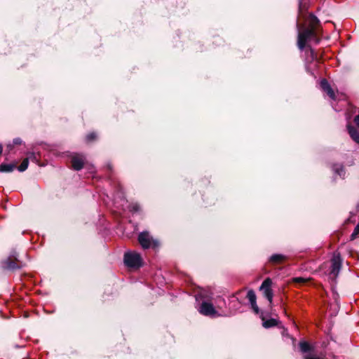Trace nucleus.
I'll return each mask as SVG.
<instances>
[{"mask_svg": "<svg viewBox=\"0 0 359 359\" xmlns=\"http://www.w3.org/2000/svg\"><path fill=\"white\" fill-rule=\"evenodd\" d=\"M308 21L309 27L304 28L302 31H299L297 46L300 50H302L306 43L310 41H313L316 43H318L319 41L316 34V27L319 23V20L313 13H310Z\"/></svg>", "mask_w": 359, "mask_h": 359, "instance_id": "nucleus-1", "label": "nucleus"}, {"mask_svg": "<svg viewBox=\"0 0 359 359\" xmlns=\"http://www.w3.org/2000/svg\"><path fill=\"white\" fill-rule=\"evenodd\" d=\"M19 263L15 251L11 252L10 256L0 262V267L3 270L13 271L22 267Z\"/></svg>", "mask_w": 359, "mask_h": 359, "instance_id": "nucleus-2", "label": "nucleus"}, {"mask_svg": "<svg viewBox=\"0 0 359 359\" xmlns=\"http://www.w3.org/2000/svg\"><path fill=\"white\" fill-rule=\"evenodd\" d=\"M342 259L339 252H335L331 259V269L329 273V278L335 280L341 271Z\"/></svg>", "mask_w": 359, "mask_h": 359, "instance_id": "nucleus-3", "label": "nucleus"}, {"mask_svg": "<svg viewBox=\"0 0 359 359\" xmlns=\"http://www.w3.org/2000/svg\"><path fill=\"white\" fill-rule=\"evenodd\" d=\"M138 241L143 249L156 248L158 246L157 240L154 239L148 231H142L138 236Z\"/></svg>", "mask_w": 359, "mask_h": 359, "instance_id": "nucleus-4", "label": "nucleus"}, {"mask_svg": "<svg viewBox=\"0 0 359 359\" xmlns=\"http://www.w3.org/2000/svg\"><path fill=\"white\" fill-rule=\"evenodd\" d=\"M125 264L131 268H139L142 266V257L139 253L128 252L124 255Z\"/></svg>", "mask_w": 359, "mask_h": 359, "instance_id": "nucleus-5", "label": "nucleus"}, {"mask_svg": "<svg viewBox=\"0 0 359 359\" xmlns=\"http://www.w3.org/2000/svg\"><path fill=\"white\" fill-rule=\"evenodd\" d=\"M272 280L270 278H266L262 283L259 290L263 292L264 296L271 304L273 300V293L271 290Z\"/></svg>", "mask_w": 359, "mask_h": 359, "instance_id": "nucleus-6", "label": "nucleus"}, {"mask_svg": "<svg viewBox=\"0 0 359 359\" xmlns=\"http://www.w3.org/2000/svg\"><path fill=\"white\" fill-rule=\"evenodd\" d=\"M198 311L200 313L207 316H215L217 311L211 303L203 302L201 304Z\"/></svg>", "mask_w": 359, "mask_h": 359, "instance_id": "nucleus-7", "label": "nucleus"}, {"mask_svg": "<svg viewBox=\"0 0 359 359\" xmlns=\"http://www.w3.org/2000/svg\"><path fill=\"white\" fill-rule=\"evenodd\" d=\"M72 166L75 170H80L83 168L84 164V157L83 155L75 154L72 158Z\"/></svg>", "mask_w": 359, "mask_h": 359, "instance_id": "nucleus-8", "label": "nucleus"}, {"mask_svg": "<svg viewBox=\"0 0 359 359\" xmlns=\"http://www.w3.org/2000/svg\"><path fill=\"white\" fill-rule=\"evenodd\" d=\"M247 298L248 299V300H249V302L250 303L251 308L253 310V311L256 314H258L259 312V307H258V306L257 304L256 294H255V292L252 290H249L248 292Z\"/></svg>", "mask_w": 359, "mask_h": 359, "instance_id": "nucleus-9", "label": "nucleus"}, {"mask_svg": "<svg viewBox=\"0 0 359 359\" xmlns=\"http://www.w3.org/2000/svg\"><path fill=\"white\" fill-rule=\"evenodd\" d=\"M320 87L327 94V95L332 98V99H334L335 98V95H334V93L333 91V90L332 89L330 83H328V81L323 79L320 81Z\"/></svg>", "mask_w": 359, "mask_h": 359, "instance_id": "nucleus-10", "label": "nucleus"}, {"mask_svg": "<svg viewBox=\"0 0 359 359\" xmlns=\"http://www.w3.org/2000/svg\"><path fill=\"white\" fill-rule=\"evenodd\" d=\"M347 130L352 140L359 144V130L349 124L347 126Z\"/></svg>", "mask_w": 359, "mask_h": 359, "instance_id": "nucleus-11", "label": "nucleus"}, {"mask_svg": "<svg viewBox=\"0 0 359 359\" xmlns=\"http://www.w3.org/2000/svg\"><path fill=\"white\" fill-rule=\"evenodd\" d=\"M15 167V163H1L0 165V172H11L14 170Z\"/></svg>", "mask_w": 359, "mask_h": 359, "instance_id": "nucleus-12", "label": "nucleus"}, {"mask_svg": "<svg viewBox=\"0 0 359 359\" xmlns=\"http://www.w3.org/2000/svg\"><path fill=\"white\" fill-rule=\"evenodd\" d=\"M261 318L263 320L262 325L265 328H270V327L276 326L278 325V320L276 319L271 318V319L264 320V318L262 316H261Z\"/></svg>", "mask_w": 359, "mask_h": 359, "instance_id": "nucleus-13", "label": "nucleus"}, {"mask_svg": "<svg viewBox=\"0 0 359 359\" xmlns=\"http://www.w3.org/2000/svg\"><path fill=\"white\" fill-rule=\"evenodd\" d=\"M285 259V256L282 254H273L269 258V262L278 264L282 262Z\"/></svg>", "mask_w": 359, "mask_h": 359, "instance_id": "nucleus-14", "label": "nucleus"}, {"mask_svg": "<svg viewBox=\"0 0 359 359\" xmlns=\"http://www.w3.org/2000/svg\"><path fill=\"white\" fill-rule=\"evenodd\" d=\"M333 171L339 176L344 177L345 175V170L344 166L341 164H334L332 166Z\"/></svg>", "mask_w": 359, "mask_h": 359, "instance_id": "nucleus-15", "label": "nucleus"}, {"mask_svg": "<svg viewBox=\"0 0 359 359\" xmlns=\"http://www.w3.org/2000/svg\"><path fill=\"white\" fill-rule=\"evenodd\" d=\"M308 9L307 0L299 1V11L300 15H303V13Z\"/></svg>", "mask_w": 359, "mask_h": 359, "instance_id": "nucleus-16", "label": "nucleus"}, {"mask_svg": "<svg viewBox=\"0 0 359 359\" xmlns=\"http://www.w3.org/2000/svg\"><path fill=\"white\" fill-rule=\"evenodd\" d=\"M299 348L301 351L303 353H307L311 350V346L306 341H301L299 343Z\"/></svg>", "mask_w": 359, "mask_h": 359, "instance_id": "nucleus-17", "label": "nucleus"}, {"mask_svg": "<svg viewBox=\"0 0 359 359\" xmlns=\"http://www.w3.org/2000/svg\"><path fill=\"white\" fill-rule=\"evenodd\" d=\"M28 165H29V158H26L22 161L21 164L18 167V170L20 172H24L25 170H27V168H28Z\"/></svg>", "mask_w": 359, "mask_h": 359, "instance_id": "nucleus-18", "label": "nucleus"}, {"mask_svg": "<svg viewBox=\"0 0 359 359\" xmlns=\"http://www.w3.org/2000/svg\"><path fill=\"white\" fill-rule=\"evenodd\" d=\"M129 210L132 212H137L140 210V205L137 203H133L128 205Z\"/></svg>", "mask_w": 359, "mask_h": 359, "instance_id": "nucleus-19", "label": "nucleus"}, {"mask_svg": "<svg viewBox=\"0 0 359 359\" xmlns=\"http://www.w3.org/2000/svg\"><path fill=\"white\" fill-rule=\"evenodd\" d=\"M358 234H359V223L356 225L353 233H351V240L355 239L358 237Z\"/></svg>", "mask_w": 359, "mask_h": 359, "instance_id": "nucleus-20", "label": "nucleus"}, {"mask_svg": "<svg viewBox=\"0 0 359 359\" xmlns=\"http://www.w3.org/2000/svg\"><path fill=\"white\" fill-rule=\"evenodd\" d=\"M97 135L95 133H90L88 135H86V141L87 142H91L94 140H95Z\"/></svg>", "mask_w": 359, "mask_h": 359, "instance_id": "nucleus-21", "label": "nucleus"}, {"mask_svg": "<svg viewBox=\"0 0 359 359\" xmlns=\"http://www.w3.org/2000/svg\"><path fill=\"white\" fill-rule=\"evenodd\" d=\"M27 158H29V161L31 160L32 161L35 162L36 163L39 161V159H38L36 154H34V153H30L29 154V156L27 157Z\"/></svg>", "mask_w": 359, "mask_h": 359, "instance_id": "nucleus-22", "label": "nucleus"}, {"mask_svg": "<svg viewBox=\"0 0 359 359\" xmlns=\"http://www.w3.org/2000/svg\"><path fill=\"white\" fill-rule=\"evenodd\" d=\"M304 359H324L315 355L313 353H309L304 356Z\"/></svg>", "mask_w": 359, "mask_h": 359, "instance_id": "nucleus-23", "label": "nucleus"}, {"mask_svg": "<svg viewBox=\"0 0 359 359\" xmlns=\"http://www.w3.org/2000/svg\"><path fill=\"white\" fill-rule=\"evenodd\" d=\"M14 145L15 144H20L22 143V140L20 137H16L13 139V142Z\"/></svg>", "mask_w": 359, "mask_h": 359, "instance_id": "nucleus-24", "label": "nucleus"}, {"mask_svg": "<svg viewBox=\"0 0 359 359\" xmlns=\"http://www.w3.org/2000/svg\"><path fill=\"white\" fill-rule=\"evenodd\" d=\"M305 279L304 278L298 277L294 278V281L297 283H304L305 282Z\"/></svg>", "mask_w": 359, "mask_h": 359, "instance_id": "nucleus-25", "label": "nucleus"}, {"mask_svg": "<svg viewBox=\"0 0 359 359\" xmlns=\"http://www.w3.org/2000/svg\"><path fill=\"white\" fill-rule=\"evenodd\" d=\"M354 122L356 124V126L359 127V114L355 116Z\"/></svg>", "mask_w": 359, "mask_h": 359, "instance_id": "nucleus-26", "label": "nucleus"}, {"mask_svg": "<svg viewBox=\"0 0 359 359\" xmlns=\"http://www.w3.org/2000/svg\"><path fill=\"white\" fill-rule=\"evenodd\" d=\"M13 147H14V144L13 143L8 144L7 149H8V151H11L13 149Z\"/></svg>", "mask_w": 359, "mask_h": 359, "instance_id": "nucleus-27", "label": "nucleus"}, {"mask_svg": "<svg viewBox=\"0 0 359 359\" xmlns=\"http://www.w3.org/2000/svg\"><path fill=\"white\" fill-rule=\"evenodd\" d=\"M310 55H311V60H314L316 58L314 52L312 49H310Z\"/></svg>", "mask_w": 359, "mask_h": 359, "instance_id": "nucleus-28", "label": "nucleus"}, {"mask_svg": "<svg viewBox=\"0 0 359 359\" xmlns=\"http://www.w3.org/2000/svg\"><path fill=\"white\" fill-rule=\"evenodd\" d=\"M2 151H3V146H2V144H0V154H2Z\"/></svg>", "mask_w": 359, "mask_h": 359, "instance_id": "nucleus-29", "label": "nucleus"}, {"mask_svg": "<svg viewBox=\"0 0 359 359\" xmlns=\"http://www.w3.org/2000/svg\"><path fill=\"white\" fill-rule=\"evenodd\" d=\"M107 167H108V168H109V170H111V165H107Z\"/></svg>", "mask_w": 359, "mask_h": 359, "instance_id": "nucleus-30", "label": "nucleus"}]
</instances>
